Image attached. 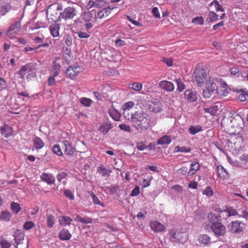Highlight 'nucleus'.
Segmentation results:
<instances>
[{
	"mask_svg": "<svg viewBox=\"0 0 248 248\" xmlns=\"http://www.w3.org/2000/svg\"><path fill=\"white\" fill-rule=\"evenodd\" d=\"M130 117L127 120L130 121L132 126L139 133H142L148 129L151 125L149 115L142 110H132Z\"/></svg>",
	"mask_w": 248,
	"mask_h": 248,
	"instance_id": "1",
	"label": "nucleus"
},
{
	"mask_svg": "<svg viewBox=\"0 0 248 248\" xmlns=\"http://www.w3.org/2000/svg\"><path fill=\"white\" fill-rule=\"evenodd\" d=\"M203 64V63H198L194 70L196 83L199 87L204 85L207 74L210 70L208 64Z\"/></svg>",
	"mask_w": 248,
	"mask_h": 248,
	"instance_id": "2",
	"label": "nucleus"
},
{
	"mask_svg": "<svg viewBox=\"0 0 248 248\" xmlns=\"http://www.w3.org/2000/svg\"><path fill=\"white\" fill-rule=\"evenodd\" d=\"M169 233L172 242L184 244L188 240V235L186 232L174 230L170 231Z\"/></svg>",
	"mask_w": 248,
	"mask_h": 248,
	"instance_id": "3",
	"label": "nucleus"
},
{
	"mask_svg": "<svg viewBox=\"0 0 248 248\" xmlns=\"http://www.w3.org/2000/svg\"><path fill=\"white\" fill-rule=\"evenodd\" d=\"M232 133L236 135H239L242 131L244 126L243 118L240 116L233 117L231 121Z\"/></svg>",
	"mask_w": 248,
	"mask_h": 248,
	"instance_id": "4",
	"label": "nucleus"
},
{
	"mask_svg": "<svg viewBox=\"0 0 248 248\" xmlns=\"http://www.w3.org/2000/svg\"><path fill=\"white\" fill-rule=\"evenodd\" d=\"M18 74L22 78H23L25 76H27V78H33L36 76V68L34 66L28 63L21 67Z\"/></svg>",
	"mask_w": 248,
	"mask_h": 248,
	"instance_id": "5",
	"label": "nucleus"
},
{
	"mask_svg": "<svg viewBox=\"0 0 248 248\" xmlns=\"http://www.w3.org/2000/svg\"><path fill=\"white\" fill-rule=\"evenodd\" d=\"M83 68L75 63L74 64L69 66L65 70V74L66 76L69 78L73 80L82 71Z\"/></svg>",
	"mask_w": 248,
	"mask_h": 248,
	"instance_id": "6",
	"label": "nucleus"
},
{
	"mask_svg": "<svg viewBox=\"0 0 248 248\" xmlns=\"http://www.w3.org/2000/svg\"><path fill=\"white\" fill-rule=\"evenodd\" d=\"M146 107L150 111L158 113L162 110V105L158 99L154 98L147 102Z\"/></svg>",
	"mask_w": 248,
	"mask_h": 248,
	"instance_id": "7",
	"label": "nucleus"
},
{
	"mask_svg": "<svg viewBox=\"0 0 248 248\" xmlns=\"http://www.w3.org/2000/svg\"><path fill=\"white\" fill-rule=\"evenodd\" d=\"M77 11L73 6H68L64 9L60 14L59 17L68 20L73 19L76 16Z\"/></svg>",
	"mask_w": 248,
	"mask_h": 248,
	"instance_id": "8",
	"label": "nucleus"
},
{
	"mask_svg": "<svg viewBox=\"0 0 248 248\" xmlns=\"http://www.w3.org/2000/svg\"><path fill=\"white\" fill-rule=\"evenodd\" d=\"M21 22L16 21L12 24L6 32V35L9 38H13L14 35L17 34L21 30Z\"/></svg>",
	"mask_w": 248,
	"mask_h": 248,
	"instance_id": "9",
	"label": "nucleus"
},
{
	"mask_svg": "<svg viewBox=\"0 0 248 248\" xmlns=\"http://www.w3.org/2000/svg\"><path fill=\"white\" fill-rule=\"evenodd\" d=\"M211 229L216 236H224L226 233V227L221 222L215 223L211 225Z\"/></svg>",
	"mask_w": 248,
	"mask_h": 248,
	"instance_id": "10",
	"label": "nucleus"
},
{
	"mask_svg": "<svg viewBox=\"0 0 248 248\" xmlns=\"http://www.w3.org/2000/svg\"><path fill=\"white\" fill-rule=\"evenodd\" d=\"M244 224L238 220L232 221L228 226V230L232 233H239L243 231Z\"/></svg>",
	"mask_w": 248,
	"mask_h": 248,
	"instance_id": "11",
	"label": "nucleus"
},
{
	"mask_svg": "<svg viewBox=\"0 0 248 248\" xmlns=\"http://www.w3.org/2000/svg\"><path fill=\"white\" fill-rule=\"evenodd\" d=\"M92 17V14L89 12H84L81 14L80 18L85 22V30L87 31L92 29L93 27V24L91 22Z\"/></svg>",
	"mask_w": 248,
	"mask_h": 248,
	"instance_id": "12",
	"label": "nucleus"
},
{
	"mask_svg": "<svg viewBox=\"0 0 248 248\" xmlns=\"http://www.w3.org/2000/svg\"><path fill=\"white\" fill-rule=\"evenodd\" d=\"M149 226L151 230L155 232H161L166 230L165 225L157 220H151L149 223Z\"/></svg>",
	"mask_w": 248,
	"mask_h": 248,
	"instance_id": "13",
	"label": "nucleus"
},
{
	"mask_svg": "<svg viewBox=\"0 0 248 248\" xmlns=\"http://www.w3.org/2000/svg\"><path fill=\"white\" fill-rule=\"evenodd\" d=\"M185 99L189 102L193 103L197 100V95L196 92L192 90H186L184 93Z\"/></svg>",
	"mask_w": 248,
	"mask_h": 248,
	"instance_id": "14",
	"label": "nucleus"
},
{
	"mask_svg": "<svg viewBox=\"0 0 248 248\" xmlns=\"http://www.w3.org/2000/svg\"><path fill=\"white\" fill-rule=\"evenodd\" d=\"M216 171L218 177L222 180H227L229 178V174L227 170L221 165L217 166Z\"/></svg>",
	"mask_w": 248,
	"mask_h": 248,
	"instance_id": "15",
	"label": "nucleus"
},
{
	"mask_svg": "<svg viewBox=\"0 0 248 248\" xmlns=\"http://www.w3.org/2000/svg\"><path fill=\"white\" fill-rule=\"evenodd\" d=\"M61 146L64 149L66 155L73 156L74 154V149L71 144L67 140H63L61 142Z\"/></svg>",
	"mask_w": 248,
	"mask_h": 248,
	"instance_id": "16",
	"label": "nucleus"
},
{
	"mask_svg": "<svg viewBox=\"0 0 248 248\" xmlns=\"http://www.w3.org/2000/svg\"><path fill=\"white\" fill-rule=\"evenodd\" d=\"M40 178L42 181L48 185L54 184L55 181L54 176L50 173L43 172L40 176Z\"/></svg>",
	"mask_w": 248,
	"mask_h": 248,
	"instance_id": "17",
	"label": "nucleus"
},
{
	"mask_svg": "<svg viewBox=\"0 0 248 248\" xmlns=\"http://www.w3.org/2000/svg\"><path fill=\"white\" fill-rule=\"evenodd\" d=\"M159 86L162 89L168 92H171L175 88L174 84L171 82L165 80L161 81L159 83Z\"/></svg>",
	"mask_w": 248,
	"mask_h": 248,
	"instance_id": "18",
	"label": "nucleus"
},
{
	"mask_svg": "<svg viewBox=\"0 0 248 248\" xmlns=\"http://www.w3.org/2000/svg\"><path fill=\"white\" fill-rule=\"evenodd\" d=\"M14 240L16 244V247L18 248L19 245L22 243V241L24 239V233L22 231L20 230H17L14 232Z\"/></svg>",
	"mask_w": 248,
	"mask_h": 248,
	"instance_id": "19",
	"label": "nucleus"
},
{
	"mask_svg": "<svg viewBox=\"0 0 248 248\" xmlns=\"http://www.w3.org/2000/svg\"><path fill=\"white\" fill-rule=\"evenodd\" d=\"M0 131L1 135L6 138L11 136L13 134L12 128L7 124H4L0 127Z\"/></svg>",
	"mask_w": 248,
	"mask_h": 248,
	"instance_id": "20",
	"label": "nucleus"
},
{
	"mask_svg": "<svg viewBox=\"0 0 248 248\" xmlns=\"http://www.w3.org/2000/svg\"><path fill=\"white\" fill-rule=\"evenodd\" d=\"M134 105L133 102L129 101L125 103L123 106L124 115L127 119L128 117H130L129 113H131L132 111H130V110L134 106Z\"/></svg>",
	"mask_w": 248,
	"mask_h": 248,
	"instance_id": "21",
	"label": "nucleus"
},
{
	"mask_svg": "<svg viewBox=\"0 0 248 248\" xmlns=\"http://www.w3.org/2000/svg\"><path fill=\"white\" fill-rule=\"evenodd\" d=\"M59 237L62 240H69L71 239L72 235L68 230L63 229L59 232Z\"/></svg>",
	"mask_w": 248,
	"mask_h": 248,
	"instance_id": "22",
	"label": "nucleus"
},
{
	"mask_svg": "<svg viewBox=\"0 0 248 248\" xmlns=\"http://www.w3.org/2000/svg\"><path fill=\"white\" fill-rule=\"evenodd\" d=\"M113 8V7L111 8L110 6L103 8L97 13V17L101 19L102 18L107 17L110 13Z\"/></svg>",
	"mask_w": 248,
	"mask_h": 248,
	"instance_id": "23",
	"label": "nucleus"
},
{
	"mask_svg": "<svg viewBox=\"0 0 248 248\" xmlns=\"http://www.w3.org/2000/svg\"><path fill=\"white\" fill-rule=\"evenodd\" d=\"M200 169V165L198 162L193 161L190 165V169L187 172V176H191Z\"/></svg>",
	"mask_w": 248,
	"mask_h": 248,
	"instance_id": "24",
	"label": "nucleus"
},
{
	"mask_svg": "<svg viewBox=\"0 0 248 248\" xmlns=\"http://www.w3.org/2000/svg\"><path fill=\"white\" fill-rule=\"evenodd\" d=\"M49 29L51 35L53 37H57L59 36L60 25L59 24H53L49 26Z\"/></svg>",
	"mask_w": 248,
	"mask_h": 248,
	"instance_id": "25",
	"label": "nucleus"
},
{
	"mask_svg": "<svg viewBox=\"0 0 248 248\" xmlns=\"http://www.w3.org/2000/svg\"><path fill=\"white\" fill-rule=\"evenodd\" d=\"M172 141L171 137L169 135H165L157 140V144L158 145H165L169 144Z\"/></svg>",
	"mask_w": 248,
	"mask_h": 248,
	"instance_id": "26",
	"label": "nucleus"
},
{
	"mask_svg": "<svg viewBox=\"0 0 248 248\" xmlns=\"http://www.w3.org/2000/svg\"><path fill=\"white\" fill-rule=\"evenodd\" d=\"M72 221L73 220L70 217L66 216H62L59 219L60 225L63 226L66 225H69Z\"/></svg>",
	"mask_w": 248,
	"mask_h": 248,
	"instance_id": "27",
	"label": "nucleus"
},
{
	"mask_svg": "<svg viewBox=\"0 0 248 248\" xmlns=\"http://www.w3.org/2000/svg\"><path fill=\"white\" fill-rule=\"evenodd\" d=\"M51 75L57 77L60 72V65L58 63H53L51 69L50 70Z\"/></svg>",
	"mask_w": 248,
	"mask_h": 248,
	"instance_id": "28",
	"label": "nucleus"
},
{
	"mask_svg": "<svg viewBox=\"0 0 248 248\" xmlns=\"http://www.w3.org/2000/svg\"><path fill=\"white\" fill-rule=\"evenodd\" d=\"M206 87L210 92H214L217 89V85L214 82L213 79L210 78L207 81Z\"/></svg>",
	"mask_w": 248,
	"mask_h": 248,
	"instance_id": "29",
	"label": "nucleus"
},
{
	"mask_svg": "<svg viewBox=\"0 0 248 248\" xmlns=\"http://www.w3.org/2000/svg\"><path fill=\"white\" fill-rule=\"evenodd\" d=\"M112 128V125L110 123H106L101 125L99 127V130L104 135H106L109 130Z\"/></svg>",
	"mask_w": 248,
	"mask_h": 248,
	"instance_id": "30",
	"label": "nucleus"
},
{
	"mask_svg": "<svg viewBox=\"0 0 248 248\" xmlns=\"http://www.w3.org/2000/svg\"><path fill=\"white\" fill-rule=\"evenodd\" d=\"M62 56L65 62H70L72 61L73 58L71 50L67 48L63 51Z\"/></svg>",
	"mask_w": 248,
	"mask_h": 248,
	"instance_id": "31",
	"label": "nucleus"
},
{
	"mask_svg": "<svg viewBox=\"0 0 248 248\" xmlns=\"http://www.w3.org/2000/svg\"><path fill=\"white\" fill-rule=\"evenodd\" d=\"M97 171L100 173L102 176H108L111 173V170L107 169L106 167L102 165L100 166L97 168Z\"/></svg>",
	"mask_w": 248,
	"mask_h": 248,
	"instance_id": "32",
	"label": "nucleus"
},
{
	"mask_svg": "<svg viewBox=\"0 0 248 248\" xmlns=\"http://www.w3.org/2000/svg\"><path fill=\"white\" fill-rule=\"evenodd\" d=\"M34 147L36 149H40L44 146V143L39 137H35L33 140Z\"/></svg>",
	"mask_w": 248,
	"mask_h": 248,
	"instance_id": "33",
	"label": "nucleus"
},
{
	"mask_svg": "<svg viewBox=\"0 0 248 248\" xmlns=\"http://www.w3.org/2000/svg\"><path fill=\"white\" fill-rule=\"evenodd\" d=\"M11 217V213L7 211H3L1 212L0 215V220L8 222L10 220Z\"/></svg>",
	"mask_w": 248,
	"mask_h": 248,
	"instance_id": "34",
	"label": "nucleus"
},
{
	"mask_svg": "<svg viewBox=\"0 0 248 248\" xmlns=\"http://www.w3.org/2000/svg\"><path fill=\"white\" fill-rule=\"evenodd\" d=\"M188 130L190 134L194 135L195 134L202 131V127L200 125L195 126L192 125L189 127Z\"/></svg>",
	"mask_w": 248,
	"mask_h": 248,
	"instance_id": "35",
	"label": "nucleus"
},
{
	"mask_svg": "<svg viewBox=\"0 0 248 248\" xmlns=\"http://www.w3.org/2000/svg\"><path fill=\"white\" fill-rule=\"evenodd\" d=\"M191 149L190 147H186V146L181 147L178 145L174 148L173 152L190 153L191 152Z\"/></svg>",
	"mask_w": 248,
	"mask_h": 248,
	"instance_id": "36",
	"label": "nucleus"
},
{
	"mask_svg": "<svg viewBox=\"0 0 248 248\" xmlns=\"http://www.w3.org/2000/svg\"><path fill=\"white\" fill-rule=\"evenodd\" d=\"M200 243L204 245H208L210 242V238L206 234H201L198 238Z\"/></svg>",
	"mask_w": 248,
	"mask_h": 248,
	"instance_id": "37",
	"label": "nucleus"
},
{
	"mask_svg": "<svg viewBox=\"0 0 248 248\" xmlns=\"http://www.w3.org/2000/svg\"><path fill=\"white\" fill-rule=\"evenodd\" d=\"M55 224V217L52 214L46 215V225L49 228L53 227Z\"/></svg>",
	"mask_w": 248,
	"mask_h": 248,
	"instance_id": "38",
	"label": "nucleus"
},
{
	"mask_svg": "<svg viewBox=\"0 0 248 248\" xmlns=\"http://www.w3.org/2000/svg\"><path fill=\"white\" fill-rule=\"evenodd\" d=\"M76 219L84 224L92 223L93 222V219L91 218L87 217H82L79 215L77 216Z\"/></svg>",
	"mask_w": 248,
	"mask_h": 248,
	"instance_id": "39",
	"label": "nucleus"
},
{
	"mask_svg": "<svg viewBox=\"0 0 248 248\" xmlns=\"http://www.w3.org/2000/svg\"><path fill=\"white\" fill-rule=\"evenodd\" d=\"M219 216L216 215V214H209L208 216V218L210 222L213 224L215 223H218Z\"/></svg>",
	"mask_w": 248,
	"mask_h": 248,
	"instance_id": "40",
	"label": "nucleus"
},
{
	"mask_svg": "<svg viewBox=\"0 0 248 248\" xmlns=\"http://www.w3.org/2000/svg\"><path fill=\"white\" fill-rule=\"evenodd\" d=\"M203 110L205 112L209 113L211 115H215L218 110V107L216 105L213 106L210 108H204Z\"/></svg>",
	"mask_w": 248,
	"mask_h": 248,
	"instance_id": "41",
	"label": "nucleus"
},
{
	"mask_svg": "<svg viewBox=\"0 0 248 248\" xmlns=\"http://www.w3.org/2000/svg\"><path fill=\"white\" fill-rule=\"evenodd\" d=\"M217 93L221 96H226L228 94V90L226 86H221L217 90Z\"/></svg>",
	"mask_w": 248,
	"mask_h": 248,
	"instance_id": "42",
	"label": "nucleus"
},
{
	"mask_svg": "<svg viewBox=\"0 0 248 248\" xmlns=\"http://www.w3.org/2000/svg\"><path fill=\"white\" fill-rule=\"evenodd\" d=\"M20 204L17 202H12L11 204V209L13 213L17 214L21 210Z\"/></svg>",
	"mask_w": 248,
	"mask_h": 248,
	"instance_id": "43",
	"label": "nucleus"
},
{
	"mask_svg": "<svg viewBox=\"0 0 248 248\" xmlns=\"http://www.w3.org/2000/svg\"><path fill=\"white\" fill-rule=\"evenodd\" d=\"M229 71L232 76L238 78L240 75H241V73H240V70L238 67H231L229 69Z\"/></svg>",
	"mask_w": 248,
	"mask_h": 248,
	"instance_id": "44",
	"label": "nucleus"
},
{
	"mask_svg": "<svg viewBox=\"0 0 248 248\" xmlns=\"http://www.w3.org/2000/svg\"><path fill=\"white\" fill-rule=\"evenodd\" d=\"M175 81L177 83V90L179 92L183 91L186 88V86L182 80L181 78H178L176 79Z\"/></svg>",
	"mask_w": 248,
	"mask_h": 248,
	"instance_id": "45",
	"label": "nucleus"
},
{
	"mask_svg": "<svg viewBox=\"0 0 248 248\" xmlns=\"http://www.w3.org/2000/svg\"><path fill=\"white\" fill-rule=\"evenodd\" d=\"M211 6L214 7L217 11L224 12V10L219 2L216 0H213L210 4Z\"/></svg>",
	"mask_w": 248,
	"mask_h": 248,
	"instance_id": "46",
	"label": "nucleus"
},
{
	"mask_svg": "<svg viewBox=\"0 0 248 248\" xmlns=\"http://www.w3.org/2000/svg\"><path fill=\"white\" fill-rule=\"evenodd\" d=\"M129 87L137 92L140 91L142 88V85L138 82H133L129 85Z\"/></svg>",
	"mask_w": 248,
	"mask_h": 248,
	"instance_id": "47",
	"label": "nucleus"
},
{
	"mask_svg": "<svg viewBox=\"0 0 248 248\" xmlns=\"http://www.w3.org/2000/svg\"><path fill=\"white\" fill-rule=\"evenodd\" d=\"M80 102L85 107H90L92 103V100L88 98L82 97L80 100Z\"/></svg>",
	"mask_w": 248,
	"mask_h": 248,
	"instance_id": "48",
	"label": "nucleus"
},
{
	"mask_svg": "<svg viewBox=\"0 0 248 248\" xmlns=\"http://www.w3.org/2000/svg\"><path fill=\"white\" fill-rule=\"evenodd\" d=\"M52 151L54 154L59 156H62L63 155L60 145L59 144H56L53 146L52 148Z\"/></svg>",
	"mask_w": 248,
	"mask_h": 248,
	"instance_id": "49",
	"label": "nucleus"
},
{
	"mask_svg": "<svg viewBox=\"0 0 248 248\" xmlns=\"http://www.w3.org/2000/svg\"><path fill=\"white\" fill-rule=\"evenodd\" d=\"M10 9L9 5L4 4L0 5V13L1 16L5 15Z\"/></svg>",
	"mask_w": 248,
	"mask_h": 248,
	"instance_id": "50",
	"label": "nucleus"
},
{
	"mask_svg": "<svg viewBox=\"0 0 248 248\" xmlns=\"http://www.w3.org/2000/svg\"><path fill=\"white\" fill-rule=\"evenodd\" d=\"M78 37L80 38H88L90 36L91 33L89 31H79L76 32Z\"/></svg>",
	"mask_w": 248,
	"mask_h": 248,
	"instance_id": "51",
	"label": "nucleus"
},
{
	"mask_svg": "<svg viewBox=\"0 0 248 248\" xmlns=\"http://www.w3.org/2000/svg\"><path fill=\"white\" fill-rule=\"evenodd\" d=\"M110 116L116 121H119L120 119V114L119 113L115 110H109V111Z\"/></svg>",
	"mask_w": 248,
	"mask_h": 248,
	"instance_id": "52",
	"label": "nucleus"
},
{
	"mask_svg": "<svg viewBox=\"0 0 248 248\" xmlns=\"http://www.w3.org/2000/svg\"><path fill=\"white\" fill-rule=\"evenodd\" d=\"M210 22H215L218 20V16L213 11H210L208 16Z\"/></svg>",
	"mask_w": 248,
	"mask_h": 248,
	"instance_id": "53",
	"label": "nucleus"
},
{
	"mask_svg": "<svg viewBox=\"0 0 248 248\" xmlns=\"http://www.w3.org/2000/svg\"><path fill=\"white\" fill-rule=\"evenodd\" d=\"M192 23L195 24L202 25L204 23V20L202 16H197L192 19Z\"/></svg>",
	"mask_w": 248,
	"mask_h": 248,
	"instance_id": "54",
	"label": "nucleus"
},
{
	"mask_svg": "<svg viewBox=\"0 0 248 248\" xmlns=\"http://www.w3.org/2000/svg\"><path fill=\"white\" fill-rule=\"evenodd\" d=\"M202 194L206 195L207 196L211 197L213 195V191L212 189L210 186H207L205 189L202 191Z\"/></svg>",
	"mask_w": 248,
	"mask_h": 248,
	"instance_id": "55",
	"label": "nucleus"
},
{
	"mask_svg": "<svg viewBox=\"0 0 248 248\" xmlns=\"http://www.w3.org/2000/svg\"><path fill=\"white\" fill-rule=\"evenodd\" d=\"M34 225V223L32 221H28L24 223L23 228L26 230H29L32 228Z\"/></svg>",
	"mask_w": 248,
	"mask_h": 248,
	"instance_id": "56",
	"label": "nucleus"
},
{
	"mask_svg": "<svg viewBox=\"0 0 248 248\" xmlns=\"http://www.w3.org/2000/svg\"><path fill=\"white\" fill-rule=\"evenodd\" d=\"M242 93L238 96V99L241 102H244L247 100V96H248V94L244 93V90L241 89L240 91Z\"/></svg>",
	"mask_w": 248,
	"mask_h": 248,
	"instance_id": "57",
	"label": "nucleus"
},
{
	"mask_svg": "<svg viewBox=\"0 0 248 248\" xmlns=\"http://www.w3.org/2000/svg\"><path fill=\"white\" fill-rule=\"evenodd\" d=\"M238 211L241 212V217L248 220V211L247 210L246 206L244 208L239 209Z\"/></svg>",
	"mask_w": 248,
	"mask_h": 248,
	"instance_id": "58",
	"label": "nucleus"
},
{
	"mask_svg": "<svg viewBox=\"0 0 248 248\" xmlns=\"http://www.w3.org/2000/svg\"><path fill=\"white\" fill-rule=\"evenodd\" d=\"M55 76H53L52 75H50L48 79H47V84L49 86H53L56 82V80L55 79Z\"/></svg>",
	"mask_w": 248,
	"mask_h": 248,
	"instance_id": "59",
	"label": "nucleus"
},
{
	"mask_svg": "<svg viewBox=\"0 0 248 248\" xmlns=\"http://www.w3.org/2000/svg\"><path fill=\"white\" fill-rule=\"evenodd\" d=\"M119 128L121 130L127 132H131V128L130 126L126 125L125 124H121L119 125Z\"/></svg>",
	"mask_w": 248,
	"mask_h": 248,
	"instance_id": "60",
	"label": "nucleus"
},
{
	"mask_svg": "<svg viewBox=\"0 0 248 248\" xmlns=\"http://www.w3.org/2000/svg\"><path fill=\"white\" fill-rule=\"evenodd\" d=\"M0 245L2 248H9L11 246L10 243L4 239L1 240Z\"/></svg>",
	"mask_w": 248,
	"mask_h": 248,
	"instance_id": "61",
	"label": "nucleus"
},
{
	"mask_svg": "<svg viewBox=\"0 0 248 248\" xmlns=\"http://www.w3.org/2000/svg\"><path fill=\"white\" fill-rule=\"evenodd\" d=\"M65 196L69 198L70 200H72L74 199V196L71 191L69 189H65L64 191Z\"/></svg>",
	"mask_w": 248,
	"mask_h": 248,
	"instance_id": "62",
	"label": "nucleus"
},
{
	"mask_svg": "<svg viewBox=\"0 0 248 248\" xmlns=\"http://www.w3.org/2000/svg\"><path fill=\"white\" fill-rule=\"evenodd\" d=\"M93 203L95 204H98L103 207H105L104 204L100 201L99 198L96 196H93Z\"/></svg>",
	"mask_w": 248,
	"mask_h": 248,
	"instance_id": "63",
	"label": "nucleus"
},
{
	"mask_svg": "<svg viewBox=\"0 0 248 248\" xmlns=\"http://www.w3.org/2000/svg\"><path fill=\"white\" fill-rule=\"evenodd\" d=\"M140 193V187L139 186H136L131 191L130 196L132 197H135L138 196Z\"/></svg>",
	"mask_w": 248,
	"mask_h": 248,
	"instance_id": "64",
	"label": "nucleus"
}]
</instances>
